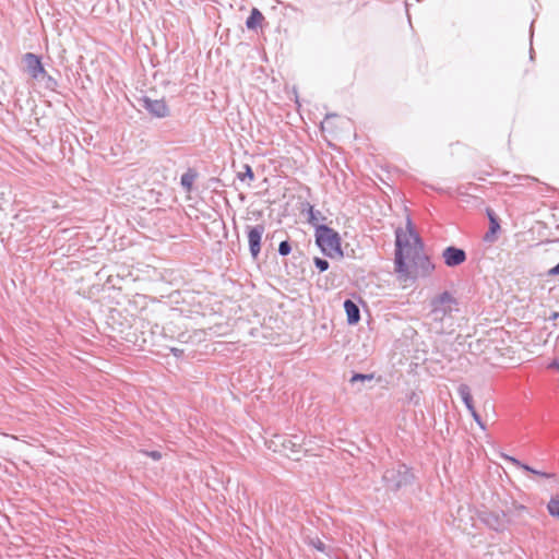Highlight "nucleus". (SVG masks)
<instances>
[{"label": "nucleus", "mask_w": 559, "mask_h": 559, "mask_svg": "<svg viewBox=\"0 0 559 559\" xmlns=\"http://www.w3.org/2000/svg\"><path fill=\"white\" fill-rule=\"evenodd\" d=\"M395 238V272L400 281H414L433 272L435 265L424 252V245L409 216L405 227L396 229Z\"/></svg>", "instance_id": "1"}, {"label": "nucleus", "mask_w": 559, "mask_h": 559, "mask_svg": "<svg viewBox=\"0 0 559 559\" xmlns=\"http://www.w3.org/2000/svg\"><path fill=\"white\" fill-rule=\"evenodd\" d=\"M316 242L322 252L334 259L343 258L344 253L341 245V237L336 230L325 225H319L316 228Z\"/></svg>", "instance_id": "2"}, {"label": "nucleus", "mask_w": 559, "mask_h": 559, "mask_svg": "<svg viewBox=\"0 0 559 559\" xmlns=\"http://www.w3.org/2000/svg\"><path fill=\"white\" fill-rule=\"evenodd\" d=\"M269 448L274 452H278L280 454L294 460H299V456L302 453V444L300 442L295 441L293 438L282 436H274L269 442Z\"/></svg>", "instance_id": "3"}, {"label": "nucleus", "mask_w": 559, "mask_h": 559, "mask_svg": "<svg viewBox=\"0 0 559 559\" xmlns=\"http://www.w3.org/2000/svg\"><path fill=\"white\" fill-rule=\"evenodd\" d=\"M454 305L453 297L449 293H443L431 301V313L435 319L441 320L452 312Z\"/></svg>", "instance_id": "4"}, {"label": "nucleus", "mask_w": 559, "mask_h": 559, "mask_svg": "<svg viewBox=\"0 0 559 559\" xmlns=\"http://www.w3.org/2000/svg\"><path fill=\"white\" fill-rule=\"evenodd\" d=\"M386 486L392 490H397L408 483L409 474L406 469H389L383 476Z\"/></svg>", "instance_id": "5"}, {"label": "nucleus", "mask_w": 559, "mask_h": 559, "mask_svg": "<svg viewBox=\"0 0 559 559\" xmlns=\"http://www.w3.org/2000/svg\"><path fill=\"white\" fill-rule=\"evenodd\" d=\"M346 124V119L336 115L331 114L326 115L324 120L321 122L322 132H326L330 135H336L344 129Z\"/></svg>", "instance_id": "6"}, {"label": "nucleus", "mask_w": 559, "mask_h": 559, "mask_svg": "<svg viewBox=\"0 0 559 559\" xmlns=\"http://www.w3.org/2000/svg\"><path fill=\"white\" fill-rule=\"evenodd\" d=\"M24 62L27 73L35 80L44 78L46 70L36 55L28 52L24 56Z\"/></svg>", "instance_id": "7"}, {"label": "nucleus", "mask_w": 559, "mask_h": 559, "mask_svg": "<svg viewBox=\"0 0 559 559\" xmlns=\"http://www.w3.org/2000/svg\"><path fill=\"white\" fill-rule=\"evenodd\" d=\"M264 226L257 225L249 228L248 231V242L251 255L257 259L261 251V239L264 234Z\"/></svg>", "instance_id": "8"}, {"label": "nucleus", "mask_w": 559, "mask_h": 559, "mask_svg": "<svg viewBox=\"0 0 559 559\" xmlns=\"http://www.w3.org/2000/svg\"><path fill=\"white\" fill-rule=\"evenodd\" d=\"M143 104L145 109L157 118H164L169 115V108L164 99H151L145 97Z\"/></svg>", "instance_id": "9"}, {"label": "nucleus", "mask_w": 559, "mask_h": 559, "mask_svg": "<svg viewBox=\"0 0 559 559\" xmlns=\"http://www.w3.org/2000/svg\"><path fill=\"white\" fill-rule=\"evenodd\" d=\"M442 257L445 265L450 267L460 265L466 260L464 250L455 247H448L443 251Z\"/></svg>", "instance_id": "10"}, {"label": "nucleus", "mask_w": 559, "mask_h": 559, "mask_svg": "<svg viewBox=\"0 0 559 559\" xmlns=\"http://www.w3.org/2000/svg\"><path fill=\"white\" fill-rule=\"evenodd\" d=\"M487 215L489 218V229L484 236L485 242H495L497 240V234L500 230V224L496 216V214L492 212V210H487Z\"/></svg>", "instance_id": "11"}, {"label": "nucleus", "mask_w": 559, "mask_h": 559, "mask_svg": "<svg viewBox=\"0 0 559 559\" xmlns=\"http://www.w3.org/2000/svg\"><path fill=\"white\" fill-rule=\"evenodd\" d=\"M344 309L347 316V322L349 324H356L360 320V311L358 306L352 300H345Z\"/></svg>", "instance_id": "12"}, {"label": "nucleus", "mask_w": 559, "mask_h": 559, "mask_svg": "<svg viewBox=\"0 0 559 559\" xmlns=\"http://www.w3.org/2000/svg\"><path fill=\"white\" fill-rule=\"evenodd\" d=\"M263 22L264 15L257 8H253L246 21V26L248 29H258L262 26Z\"/></svg>", "instance_id": "13"}, {"label": "nucleus", "mask_w": 559, "mask_h": 559, "mask_svg": "<svg viewBox=\"0 0 559 559\" xmlns=\"http://www.w3.org/2000/svg\"><path fill=\"white\" fill-rule=\"evenodd\" d=\"M486 522L495 530H500L504 526L507 520L504 514L502 515V518H499L497 514L490 513L486 516Z\"/></svg>", "instance_id": "14"}, {"label": "nucleus", "mask_w": 559, "mask_h": 559, "mask_svg": "<svg viewBox=\"0 0 559 559\" xmlns=\"http://www.w3.org/2000/svg\"><path fill=\"white\" fill-rule=\"evenodd\" d=\"M548 512L551 516L559 519V499L551 498L547 506Z\"/></svg>", "instance_id": "15"}, {"label": "nucleus", "mask_w": 559, "mask_h": 559, "mask_svg": "<svg viewBox=\"0 0 559 559\" xmlns=\"http://www.w3.org/2000/svg\"><path fill=\"white\" fill-rule=\"evenodd\" d=\"M314 264L319 269L320 272H324L329 269V262L321 258H314Z\"/></svg>", "instance_id": "16"}, {"label": "nucleus", "mask_w": 559, "mask_h": 559, "mask_svg": "<svg viewBox=\"0 0 559 559\" xmlns=\"http://www.w3.org/2000/svg\"><path fill=\"white\" fill-rule=\"evenodd\" d=\"M278 252L282 255H287L290 252V245L287 241H282L278 246Z\"/></svg>", "instance_id": "17"}, {"label": "nucleus", "mask_w": 559, "mask_h": 559, "mask_svg": "<svg viewBox=\"0 0 559 559\" xmlns=\"http://www.w3.org/2000/svg\"><path fill=\"white\" fill-rule=\"evenodd\" d=\"M373 378L372 374H360V373H356L350 379V382H356V381H362V380H371Z\"/></svg>", "instance_id": "18"}, {"label": "nucleus", "mask_w": 559, "mask_h": 559, "mask_svg": "<svg viewBox=\"0 0 559 559\" xmlns=\"http://www.w3.org/2000/svg\"><path fill=\"white\" fill-rule=\"evenodd\" d=\"M143 453L154 461H159L163 456L159 451H143Z\"/></svg>", "instance_id": "19"}, {"label": "nucleus", "mask_w": 559, "mask_h": 559, "mask_svg": "<svg viewBox=\"0 0 559 559\" xmlns=\"http://www.w3.org/2000/svg\"><path fill=\"white\" fill-rule=\"evenodd\" d=\"M463 401H464V403H465V405H466V407L468 408L469 412L475 408L474 405H473V399H472V396L468 393H466L463 396Z\"/></svg>", "instance_id": "20"}, {"label": "nucleus", "mask_w": 559, "mask_h": 559, "mask_svg": "<svg viewBox=\"0 0 559 559\" xmlns=\"http://www.w3.org/2000/svg\"><path fill=\"white\" fill-rule=\"evenodd\" d=\"M522 467L528 472H532L534 474H536L537 476H542V477H546V478H549L551 475L550 474H547V473H543V472H538V471H535L533 468H531L530 466L527 465H522Z\"/></svg>", "instance_id": "21"}, {"label": "nucleus", "mask_w": 559, "mask_h": 559, "mask_svg": "<svg viewBox=\"0 0 559 559\" xmlns=\"http://www.w3.org/2000/svg\"><path fill=\"white\" fill-rule=\"evenodd\" d=\"M181 183L183 186H186L188 189H190L191 188V177H189L188 175H183L181 177Z\"/></svg>", "instance_id": "22"}, {"label": "nucleus", "mask_w": 559, "mask_h": 559, "mask_svg": "<svg viewBox=\"0 0 559 559\" xmlns=\"http://www.w3.org/2000/svg\"><path fill=\"white\" fill-rule=\"evenodd\" d=\"M312 545L319 550V551H324L325 547H324V544L320 540V539H317L316 542L312 543Z\"/></svg>", "instance_id": "23"}, {"label": "nucleus", "mask_w": 559, "mask_h": 559, "mask_svg": "<svg viewBox=\"0 0 559 559\" xmlns=\"http://www.w3.org/2000/svg\"><path fill=\"white\" fill-rule=\"evenodd\" d=\"M471 414L473 416V418L477 421V424L484 428V425L483 423L480 421V418H479V415L477 414L476 409L474 408L473 411H471Z\"/></svg>", "instance_id": "24"}, {"label": "nucleus", "mask_w": 559, "mask_h": 559, "mask_svg": "<svg viewBox=\"0 0 559 559\" xmlns=\"http://www.w3.org/2000/svg\"><path fill=\"white\" fill-rule=\"evenodd\" d=\"M559 274V263L548 271V275L554 276Z\"/></svg>", "instance_id": "25"}, {"label": "nucleus", "mask_w": 559, "mask_h": 559, "mask_svg": "<svg viewBox=\"0 0 559 559\" xmlns=\"http://www.w3.org/2000/svg\"><path fill=\"white\" fill-rule=\"evenodd\" d=\"M513 508L518 512H526L527 511L526 507L523 504H513Z\"/></svg>", "instance_id": "26"}, {"label": "nucleus", "mask_w": 559, "mask_h": 559, "mask_svg": "<svg viewBox=\"0 0 559 559\" xmlns=\"http://www.w3.org/2000/svg\"><path fill=\"white\" fill-rule=\"evenodd\" d=\"M549 368H555V369L559 370V359L554 360V361L549 365Z\"/></svg>", "instance_id": "27"}, {"label": "nucleus", "mask_w": 559, "mask_h": 559, "mask_svg": "<svg viewBox=\"0 0 559 559\" xmlns=\"http://www.w3.org/2000/svg\"><path fill=\"white\" fill-rule=\"evenodd\" d=\"M248 173H249L250 177L253 178V174H252L250 167H248Z\"/></svg>", "instance_id": "28"}]
</instances>
